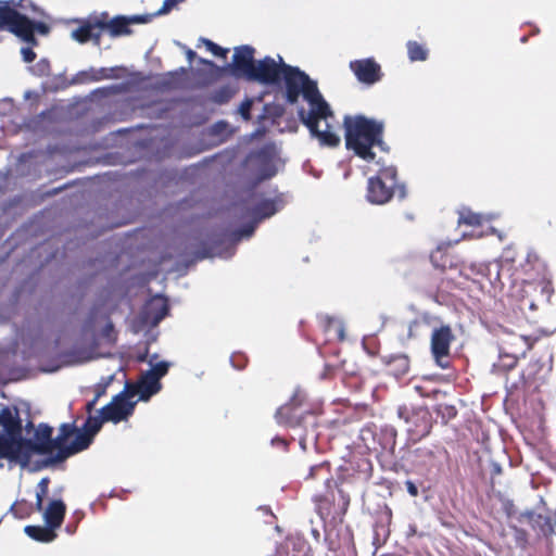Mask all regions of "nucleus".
<instances>
[{"instance_id": "1", "label": "nucleus", "mask_w": 556, "mask_h": 556, "mask_svg": "<svg viewBox=\"0 0 556 556\" xmlns=\"http://www.w3.org/2000/svg\"><path fill=\"white\" fill-rule=\"evenodd\" d=\"M281 78H283L286 85L287 102L294 104L302 94L308 103L309 109L307 111L304 109L299 110V117L308 128L311 135L321 146H338L340 137L333 124L334 116L330 105L318 90L317 83L299 67L286 63H282Z\"/></svg>"}, {"instance_id": "2", "label": "nucleus", "mask_w": 556, "mask_h": 556, "mask_svg": "<svg viewBox=\"0 0 556 556\" xmlns=\"http://www.w3.org/2000/svg\"><path fill=\"white\" fill-rule=\"evenodd\" d=\"M75 431V422H65L60 426L58 435L52 438V427L47 424H39L34 429V424L29 421L25 427V432L27 435L33 432V435L30 438H23L21 434L8 459L22 467H26L31 455L38 454L47 455V458L43 460L46 467L63 463L65 459H59V454L62 450L67 448V440L73 437Z\"/></svg>"}, {"instance_id": "3", "label": "nucleus", "mask_w": 556, "mask_h": 556, "mask_svg": "<svg viewBox=\"0 0 556 556\" xmlns=\"http://www.w3.org/2000/svg\"><path fill=\"white\" fill-rule=\"evenodd\" d=\"M43 11L30 0L0 1V28L14 34L21 40L37 46L35 34L48 35L50 27L35 18L42 16Z\"/></svg>"}, {"instance_id": "4", "label": "nucleus", "mask_w": 556, "mask_h": 556, "mask_svg": "<svg viewBox=\"0 0 556 556\" xmlns=\"http://www.w3.org/2000/svg\"><path fill=\"white\" fill-rule=\"evenodd\" d=\"M345 146L355 155L370 162L375 159L374 147L388 152L389 147L383 141L384 123L364 115L344 117Z\"/></svg>"}, {"instance_id": "5", "label": "nucleus", "mask_w": 556, "mask_h": 556, "mask_svg": "<svg viewBox=\"0 0 556 556\" xmlns=\"http://www.w3.org/2000/svg\"><path fill=\"white\" fill-rule=\"evenodd\" d=\"M275 417L278 424L286 425L291 428H303L304 433L299 434V444L303 451L306 450V443L308 440L312 442L315 441L316 433L314 429L317 425V418L308 410H300L296 396H294L290 403L279 407Z\"/></svg>"}, {"instance_id": "6", "label": "nucleus", "mask_w": 556, "mask_h": 556, "mask_svg": "<svg viewBox=\"0 0 556 556\" xmlns=\"http://www.w3.org/2000/svg\"><path fill=\"white\" fill-rule=\"evenodd\" d=\"M397 170L394 166H387L379 169L378 174L367 181L368 202L382 205L389 202L396 193L400 199L406 197L404 185L397 184Z\"/></svg>"}, {"instance_id": "7", "label": "nucleus", "mask_w": 556, "mask_h": 556, "mask_svg": "<svg viewBox=\"0 0 556 556\" xmlns=\"http://www.w3.org/2000/svg\"><path fill=\"white\" fill-rule=\"evenodd\" d=\"M283 204L285 203L280 195H276L273 199L260 200L250 212V215L253 218L252 223H249L242 228L233 231L229 238L231 243L230 247L227 248L225 253H219L218 256L223 258L231 257L235 254V245L242 239H249L254 233L257 224L279 212L283 207Z\"/></svg>"}, {"instance_id": "8", "label": "nucleus", "mask_w": 556, "mask_h": 556, "mask_svg": "<svg viewBox=\"0 0 556 556\" xmlns=\"http://www.w3.org/2000/svg\"><path fill=\"white\" fill-rule=\"evenodd\" d=\"M66 513V506L62 500H53L43 513L46 527L26 526L25 533L39 542L49 543L56 538L55 529L60 528Z\"/></svg>"}, {"instance_id": "9", "label": "nucleus", "mask_w": 556, "mask_h": 556, "mask_svg": "<svg viewBox=\"0 0 556 556\" xmlns=\"http://www.w3.org/2000/svg\"><path fill=\"white\" fill-rule=\"evenodd\" d=\"M276 147L274 144H265L247 156L245 165L256 180L262 181L276 175Z\"/></svg>"}, {"instance_id": "10", "label": "nucleus", "mask_w": 556, "mask_h": 556, "mask_svg": "<svg viewBox=\"0 0 556 556\" xmlns=\"http://www.w3.org/2000/svg\"><path fill=\"white\" fill-rule=\"evenodd\" d=\"M399 417L407 425V433L409 440L417 442L428 435L432 428V416L428 408L424 406L417 407H399Z\"/></svg>"}, {"instance_id": "11", "label": "nucleus", "mask_w": 556, "mask_h": 556, "mask_svg": "<svg viewBox=\"0 0 556 556\" xmlns=\"http://www.w3.org/2000/svg\"><path fill=\"white\" fill-rule=\"evenodd\" d=\"M0 425L3 427V432L0 433V458L8 459L23 432L18 410L3 407L0 412Z\"/></svg>"}, {"instance_id": "12", "label": "nucleus", "mask_w": 556, "mask_h": 556, "mask_svg": "<svg viewBox=\"0 0 556 556\" xmlns=\"http://www.w3.org/2000/svg\"><path fill=\"white\" fill-rule=\"evenodd\" d=\"M105 420L100 415L99 417L89 416L83 426V429L76 427L74 432V440L59 454V459H67L68 457L83 452L92 443L93 437L100 431L102 424Z\"/></svg>"}, {"instance_id": "13", "label": "nucleus", "mask_w": 556, "mask_h": 556, "mask_svg": "<svg viewBox=\"0 0 556 556\" xmlns=\"http://www.w3.org/2000/svg\"><path fill=\"white\" fill-rule=\"evenodd\" d=\"M168 314V305L162 296L148 301L131 323L135 333L143 332L147 327L155 328Z\"/></svg>"}, {"instance_id": "14", "label": "nucleus", "mask_w": 556, "mask_h": 556, "mask_svg": "<svg viewBox=\"0 0 556 556\" xmlns=\"http://www.w3.org/2000/svg\"><path fill=\"white\" fill-rule=\"evenodd\" d=\"M136 395L135 390H128L126 384L124 391L115 395L113 400L100 409V415L105 421L119 422L132 414L135 402L131 399Z\"/></svg>"}, {"instance_id": "15", "label": "nucleus", "mask_w": 556, "mask_h": 556, "mask_svg": "<svg viewBox=\"0 0 556 556\" xmlns=\"http://www.w3.org/2000/svg\"><path fill=\"white\" fill-rule=\"evenodd\" d=\"M279 62L270 56L257 61L254 70L250 76L249 81H257L263 85L276 86L281 81L282 63L281 56H278Z\"/></svg>"}, {"instance_id": "16", "label": "nucleus", "mask_w": 556, "mask_h": 556, "mask_svg": "<svg viewBox=\"0 0 556 556\" xmlns=\"http://www.w3.org/2000/svg\"><path fill=\"white\" fill-rule=\"evenodd\" d=\"M254 53L255 49L252 46L243 45L236 47L232 63L229 65L231 75L237 78H244L249 81L256 63Z\"/></svg>"}, {"instance_id": "17", "label": "nucleus", "mask_w": 556, "mask_h": 556, "mask_svg": "<svg viewBox=\"0 0 556 556\" xmlns=\"http://www.w3.org/2000/svg\"><path fill=\"white\" fill-rule=\"evenodd\" d=\"M152 20V15L142 14V15H117L106 22L104 18H101L102 29L108 30L111 37H121L130 35V25L132 24H144L149 23Z\"/></svg>"}, {"instance_id": "18", "label": "nucleus", "mask_w": 556, "mask_h": 556, "mask_svg": "<svg viewBox=\"0 0 556 556\" xmlns=\"http://www.w3.org/2000/svg\"><path fill=\"white\" fill-rule=\"evenodd\" d=\"M350 70L365 85H374L382 77L381 67L372 58L351 61Z\"/></svg>"}, {"instance_id": "19", "label": "nucleus", "mask_w": 556, "mask_h": 556, "mask_svg": "<svg viewBox=\"0 0 556 556\" xmlns=\"http://www.w3.org/2000/svg\"><path fill=\"white\" fill-rule=\"evenodd\" d=\"M454 336L450 326H442L434 329L431 334V352L439 366L442 368L447 367V363H443L442 358L447 357L450 354V345Z\"/></svg>"}, {"instance_id": "20", "label": "nucleus", "mask_w": 556, "mask_h": 556, "mask_svg": "<svg viewBox=\"0 0 556 556\" xmlns=\"http://www.w3.org/2000/svg\"><path fill=\"white\" fill-rule=\"evenodd\" d=\"M103 29L101 18L88 21L71 33V37L79 43L92 41L96 46L100 45Z\"/></svg>"}, {"instance_id": "21", "label": "nucleus", "mask_w": 556, "mask_h": 556, "mask_svg": "<svg viewBox=\"0 0 556 556\" xmlns=\"http://www.w3.org/2000/svg\"><path fill=\"white\" fill-rule=\"evenodd\" d=\"M162 384L157 377L147 371L141 376L137 388H130L128 386V390H135L141 401H149L152 395L160 392Z\"/></svg>"}, {"instance_id": "22", "label": "nucleus", "mask_w": 556, "mask_h": 556, "mask_svg": "<svg viewBox=\"0 0 556 556\" xmlns=\"http://www.w3.org/2000/svg\"><path fill=\"white\" fill-rule=\"evenodd\" d=\"M308 544L300 538H288L276 552V556H311Z\"/></svg>"}, {"instance_id": "23", "label": "nucleus", "mask_w": 556, "mask_h": 556, "mask_svg": "<svg viewBox=\"0 0 556 556\" xmlns=\"http://www.w3.org/2000/svg\"><path fill=\"white\" fill-rule=\"evenodd\" d=\"M523 516L538 534L547 536L554 532V526L549 516L532 511H528Z\"/></svg>"}, {"instance_id": "24", "label": "nucleus", "mask_w": 556, "mask_h": 556, "mask_svg": "<svg viewBox=\"0 0 556 556\" xmlns=\"http://www.w3.org/2000/svg\"><path fill=\"white\" fill-rule=\"evenodd\" d=\"M380 432V444L382 448L393 451L396 444V429L392 426H383Z\"/></svg>"}, {"instance_id": "25", "label": "nucleus", "mask_w": 556, "mask_h": 556, "mask_svg": "<svg viewBox=\"0 0 556 556\" xmlns=\"http://www.w3.org/2000/svg\"><path fill=\"white\" fill-rule=\"evenodd\" d=\"M407 52L412 62L425 61L428 56L427 49L416 41L407 42Z\"/></svg>"}, {"instance_id": "26", "label": "nucleus", "mask_w": 556, "mask_h": 556, "mask_svg": "<svg viewBox=\"0 0 556 556\" xmlns=\"http://www.w3.org/2000/svg\"><path fill=\"white\" fill-rule=\"evenodd\" d=\"M97 76H96V68L89 67L88 70L79 71L76 73L72 79L71 85H85L88 83H96Z\"/></svg>"}, {"instance_id": "27", "label": "nucleus", "mask_w": 556, "mask_h": 556, "mask_svg": "<svg viewBox=\"0 0 556 556\" xmlns=\"http://www.w3.org/2000/svg\"><path fill=\"white\" fill-rule=\"evenodd\" d=\"M233 96V90L229 86H223L216 90H214L210 99L216 104H225L227 103Z\"/></svg>"}, {"instance_id": "28", "label": "nucleus", "mask_w": 556, "mask_h": 556, "mask_svg": "<svg viewBox=\"0 0 556 556\" xmlns=\"http://www.w3.org/2000/svg\"><path fill=\"white\" fill-rule=\"evenodd\" d=\"M119 71H125V68L122 66L96 68L97 81L119 78L121 76L116 74Z\"/></svg>"}, {"instance_id": "29", "label": "nucleus", "mask_w": 556, "mask_h": 556, "mask_svg": "<svg viewBox=\"0 0 556 556\" xmlns=\"http://www.w3.org/2000/svg\"><path fill=\"white\" fill-rule=\"evenodd\" d=\"M458 222H459V224H466L469 226L481 227L482 226V216L479 214H475L470 211H463L459 214Z\"/></svg>"}, {"instance_id": "30", "label": "nucleus", "mask_w": 556, "mask_h": 556, "mask_svg": "<svg viewBox=\"0 0 556 556\" xmlns=\"http://www.w3.org/2000/svg\"><path fill=\"white\" fill-rule=\"evenodd\" d=\"M48 485H49L48 478H42L37 485L36 509L39 511L42 510L43 497L46 496V494L48 492Z\"/></svg>"}, {"instance_id": "31", "label": "nucleus", "mask_w": 556, "mask_h": 556, "mask_svg": "<svg viewBox=\"0 0 556 556\" xmlns=\"http://www.w3.org/2000/svg\"><path fill=\"white\" fill-rule=\"evenodd\" d=\"M169 366L170 363L162 361L151 365V369H149L147 372H152L154 377H157V379L161 380V378H163L168 372Z\"/></svg>"}, {"instance_id": "32", "label": "nucleus", "mask_w": 556, "mask_h": 556, "mask_svg": "<svg viewBox=\"0 0 556 556\" xmlns=\"http://www.w3.org/2000/svg\"><path fill=\"white\" fill-rule=\"evenodd\" d=\"M185 0H164L162 7L151 15L154 17L168 14L176 5L182 3Z\"/></svg>"}, {"instance_id": "33", "label": "nucleus", "mask_w": 556, "mask_h": 556, "mask_svg": "<svg viewBox=\"0 0 556 556\" xmlns=\"http://www.w3.org/2000/svg\"><path fill=\"white\" fill-rule=\"evenodd\" d=\"M33 74L37 76H47L50 73V63L46 59H41L31 67Z\"/></svg>"}, {"instance_id": "34", "label": "nucleus", "mask_w": 556, "mask_h": 556, "mask_svg": "<svg viewBox=\"0 0 556 556\" xmlns=\"http://www.w3.org/2000/svg\"><path fill=\"white\" fill-rule=\"evenodd\" d=\"M334 330L339 337V339L342 341L345 338L344 334V327L340 319L338 318H329L327 331Z\"/></svg>"}, {"instance_id": "35", "label": "nucleus", "mask_w": 556, "mask_h": 556, "mask_svg": "<svg viewBox=\"0 0 556 556\" xmlns=\"http://www.w3.org/2000/svg\"><path fill=\"white\" fill-rule=\"evenodd\" d=\"M205 46L207 50H210L214 55L226 58L228 53V49L222 48L220 46L216 45L215 42L204 39Z\"/></svg>"}, {"instance_id": "36", "label": "nucleus", "mask_w": 556, "mask_h": 556, "mask_svg": "<svg viewBox=\"0 0 556 556\" xmlns=\"http://www.w3.org/2000/svg\"><path fill=\"white\" fill-rule=\"evenodd\" d=\"M252 101L247 99L239 106V113L243 119L249 121L251 118Z\"/></svg>"}, {"instance_id": "37", "label": "nucleus", "mask_w": 556, "mask_h": 556, "mask_svg": "<svg viewBox=\"0 0 556 556\" xmlns=\"http://www.w3.org/2000/svg\"><path fill=\"white\" fill-rule=\"evenodd\" d=\"M21 54L26 63L33 62L36 58V53L33 51L31 47H23L21 49Z\"/></svg>"}, {"instance_id": "38", "label": "nucleus", "mask_w": 556, "mask_h": 556, "mask_svg": "<svg viewBox=\"0 0 556 556\" xmlns=\"http://www.w3.org/2000/svg\"><path fill=\"white\" fill-rule=\"evenodd\" d=\"M421 325V321L419 319H414L408 325V337L413 338L416 336L417 328Z\"/></svg>"}, {"instance_id": "39", "label": "nucleus", "mask_w": 556, "mask_h": 556, "mask_svg": "<svg viewBox=\"0 0 556 556\" xmlns=\"http://www.w3.org/2000/svg\"><path fill=\"white\" fill-rule=\"evenodd\" d=\"M405 486H406V491L408 492V494L410 496H417L418 495V488H417V485L412 480H407L405 482Z\"/></svg>"}, {"instance_id": "40", "label": "nucleus", "mask_w": 556, "mask_h": 556, "mask_svg": "<svg viewBox=\"0 0 556 556\" xmlns=\"http://www.w3.org/2000/svg\"><path fill=\"white\" fill-rule=\"evenodd\" d=\"M517 340L523 342V344L526 345L522 354L525 355L527 353V351L531 350L532 349V345H533V340L529 337H523V336H520L517 338Z\"/></svg>"}, {"instance_id": "41", "label": "nucleus", "mask_w": 556, "mask_h": 556, "mask_svg": "<svg viewBox=\"0 0 556 556\" xmlns=\"http://www.w3.org/2000/svg\"><path fill=\"white\" fill-rule=\"evenodd\" d=\"M153 329L154 328H150V327H147L143 331L146 332V337H147V342L150 343V342H153L156 340L157 338V333L156 332H153Z\"/></svg>"}, {"instance_id": "42", "label": "nucleus", "mask_w": 556, "mask_h": 556, "mask_svg": "<svg viewBox=\"0 0 556 556\" xmlns=\"http://www.w3.org/2000/svg\"><path fill=\"white\" fill-rule=\"evenodd\" d=\"M113 333V324L111 321L106 323V325L103 328V337H105L108 340L112 339Z\"/></svg>"}, {"instance_id": "43", "label": "nucleus", "mask_w": 556, "mask_h": 556, "mask_svg": "<svg viewBox=\"0 0 556 556\" xmlns=\"http://www.w3.org/2000/svg\"><path fill=\"white\" fill-rule=\"evenodd\" d=\"M491 232H492V233H493V232H495V229H494L493 227H488V231H486V232H484V231H482V230H476V229H473V230H472V232L470 233V236H471V237L480 238V237H482V236H484V235H488V233H491Z\"/></svg>"}, {"instance_id": "44", "label": "nucleus", "mask_w": 556, "mask_h": 556, "mask_svg": "<svg viewBox=\"0 0 556 556\" xmlns=\"http://www.w3.org/2000/svg\"><path fill=\"white\" fill-rule=\"evenodd\" d=\"M445 413H443V416H447L448 418H453L456 415V409L454 406H445L444 407Z\"/></svg>"}, {"instance_id": "45", "label": "nucleus", "mask_w": 556, "mask_h": 556, "mask_svg": "<svg viewBox=\"0 0 556 556\" xmlns=\"http://www.w3.org/2000/svg\"><path fill=\"white\" fill-rule=\"evenodd\" d=\"M100 394H97L96 397L92 400V401H89L87 404H86V409L87 412L90 414L92 412V409L94 408V405L99 399Z\"/></svg>"}, {"instance_id": "46", "label": "nucleus", "mask_w": 556, "mask_h": 556, "mask_svg": "<svg viewBox=\"0 0 556 556\" xmlns=\"http://www.w3.org/2000/svg\"><path fill=\"white\" fill-rule=\"evenodd\" d=\"M509 362H507V364H505V367H507L508 369H511L516 366L517 364V358L516 357H509Z\"/></svg>"}, {"instance_id": "47", "label": "nucleus", "mask_w": 556, "mask_h": 556, "mask_svg": "<svg viewBox=\"0 0 556 556\" xmlns=\"http://www.w3.org/2000/svg\"><path fill=\"white\" fill-rule=\"evenodd\" d=\"M271 443L273 444H281L282 446H286V441L283 439H280V438L273 439Z\"/></svg>"}, {"instance_id": "48", "label": "nucleus", "mask_w": 556, "mask_h": 556, "mask_svg": "<svg viewBox=\"0 0 556 556\" xmlns=\"http://www.w3.org/2000/svg\"><path fill=\"white\" fill-rule=\"evenodd\" d=\"M157 357H159L157 354H152L148 361L149 365L151 366V365L155 364V361L157 359Z\"/></svg>"}, {"instance_id": "49", "label": "nucleus", "mask_w": 556, "mask_h": 556, "mask_svg": "<svg viewBox=\"0 0 556 556\" xmlns=\"http://www.w3.org/2000/svg\"><path fill=\"white\" fill-rule=\"evenodd\" d=\"M493 472L500 475L502 472V468L498 464L493 465Z\"/></svg>"}, {"instance_id": "50", "label": "nucleus", "mask_w": 556, "mask_h": 556, "mask_svg": "<svg viewBox=\"0 0 556 556\" xmlns=\"http://www.w3.org/2000/svg\"><path fill=\"white\" fill-rule=\"evenodd\" d=\"M187 56H188L189 60H192L195 56V52L192 51V50H188Z\"/></svg>"}, {"instance_id": "51", "label": "nucleus", "mask_w": 556, "mask_h": 556, "mask_svg": "<svg viewBox=\"0 0 556 556\" xmlns=\"http://www.w3.org/2000/svg\"><path fill=\"white\" fill-rule=\"evenodd\" d=\"M416 533V527L415 526H409V535H413Z\"/></svg>"}, {"instance_id": "52", "label": "nucleus", "mask_w": 556, "mask_h": 556, "mask_svg": "<svg viewBox=\"0 0 556 556\" xmlns=\"http://www.w3.org/2000/svg\"><path fill=\"white\" fill-rule=\"evenodd\" d=\"M89 359H90V357H88V356L81 357V358H79V363H84V362L89 361Z\"/></svg>"}, {"instance_id": "53", "label": "nucleus", "mask_w": 556, "mask_h": 556, "mask_svg": "<svg viewBox=\"0 0 556 556\" xmlns=\"http://www.w3.org/2000/svg\"><path fill=\"white\" fill-rule=\"evenodd\" d=\"M331 483H333V481L331 479H326V484L328 488L330 486Z\"/></svg>"}, {"instance_id": "54", "label": "nucleus", "mask_w": 556, "mask_h": 556, "mask_svg": "<svg viewBox=\"0 0 556 556\" xmlns=\"http://www.w3.org/2000/svg\"><path fill=\"white\" fill-rule=\"evenodd\" d=\"M146 357H147V353H146L144 355H141V356L139 357V361L144 362V361H146Z\"/></svg>"}, {"instance_id": "55", "label": "nucleus", "mask_w": 556, "mask_h": 556, "mask_svg": "<svg viewBox=\"0 0 556 556\" xmlns=\"http://www.w3.org/2000/svg\"><path fill=\"white\" fill-rule=\"evenodd\" d=\"M201 61H202L203 63H206V64H210V65H212V64H213V62H212V61H206V60H201Z\"/></svg>"}, {"instance_id": "56", "label": "nucleus", "mask_w": 556, "mask_h": 556, "mask_svg": "<svg viewBox=\"0 0 556 556\" xmlns=\"http://www.w3.org/2000/svg\"><path fill=\"white\" fill-rule=\"evenodd\" d=\"M317 469H323V467H319V468H312V469H311V475H313V473H314V471H315V470H317Z\"/></svg>"}]
</instances>
